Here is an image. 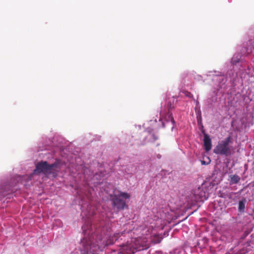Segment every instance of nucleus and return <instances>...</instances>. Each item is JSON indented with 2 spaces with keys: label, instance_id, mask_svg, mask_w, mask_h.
<instances>
[{
  "label": "nucleus",
  "instance_id": "obj_13",
  "mask_svg": "<svg viewBox=\"0 0 254 254\" xmlns=\"http://www.w3.org/2000/svg\"><path fill=\"white\" fill-rule=\"evenodd\" d=\"M169 117H171V121H172V122L174 124L175 123V121L174 120V119L173 118V117H172V114H170V115H169Z\"/></svg>",
  "mask_w": 254,
  "mask_h": 254
},
{
  "label": "nucleus",
  "instance_id": "obj_14",
  "mask_svg": "<svg viewBox=\"0 0 254 254\" xmlns=\"http://www.w3.org/2000/svg\"><path fill=\"white\" fill-rule=\"evenodd\" d=\"M119 235V234H117L116 235H114V237L115 238L116 240H117V238H118V235Z\"/></svg>",
  "mask_w": 254,
  "mask_h": 254
},
{
  "label": "nucleus",
  "instance_id": "obj_2",
  "mask_svg": "<svg viewBox=\"0 0 254 254\" xmlns=\"http://www.w3.org/2000/svg\"><path fill=\"white\" fill-rule=\"evenodd\" d=\"M58 164L54 163L51 165L49 164L47 161H41L36 165L35 169L34 171V174H39L43 173L45 175H50L55 174Z\"/></svg>",
  "mask_w": 254,
  "mask_h": 254
},
{
  "label": "nucleus",
  "instance_id": "obj_6",
  "mask_svg": "<svg viewBox=\"0 0 254 254\" xmlns=\"http://www.w3.org/2000/svg\"><path fill=\"white\" fill-rule=\"evenodd\" d=\"M204 147L206 152L210 151L212 147L211 140L207 134L204 135Z\"/></svg>",
  "mask_w": 254,
  "mask_h": 254
},
{
  "label": "nucleus",
  "instance_id": "obj_16",
  "mask_svg": "<svg viewBox=\"0 0 254 254\" xmlns=\"http://www.w3.org/2000/svg\"><path fill=\"white\" fill-rule=\"evenodd\" d=\"M82 229L83 231H85L86 230V228H85V226H83L82 227Z\"/></svg>",
  "mask_w": 254,
  "mask_h": 254
},
{
  "label": "nucleus",
  "instance_id": "obj_3",
  "mask_svg": "<svg viewBox=\"0 0 254 254\" xmlns=\"http://www.w3.org/2000/svg\"><path fill=\"white\" fill-rule=\"evenodd\" d=\"M141 241L140 238H132L130 243H127L126 249L129 250L128 254H134L138 251L146 248L144 241Z\"/></svg>",
  "mask_w": 254,
  "mask_h": 254
},
{
  "label": "nucleus",
  "instance_id": "obj_7",
  "mask_svg": "<svg viewBox=\"0 0 254 254\" xmlns=\"http://www.w3.org/2000/svg\"><path fill=\"white\" fill-rule=\"evenodd\" d=\"M230 185L238 184L240 181V177L237 175H231L229 176Z\"/></svg>",
  "mask_w": 254,
  "mask_h": 254
},
{
  "label": "nucleus",
  "instance_id": "obj_8",
  "mask_svg": "<svg viewBox=\"0 0 254 254\" xmlns=\"http://www.w3.org/2000/svg\"><path fill=\"white\" fill-rule=\"evenodd\" d=\"M245 201L246 200L244 199L242 200H240L239 202V211L240 212H243L244 211L245 208Z\"/></svg>",
  "mask_w": 254,
  "mask_h": 254
},
{
  "label": "nucleus",
  "instance_id": "obj_11",
  "mask_svg": "<svg viewBox=\"0 0 254 254\" xmlns=\"http://www.w3.org/2000/svg\"><path fill=\"white\" fill-rule=\"evenodd\" d=\"M185 95L188 97H190V98L192 97V95L191 94L190 92H189L188 91H185Z\"/></svg>",
  "mask_w": 254,
  "mask_h": 254
},
{
  "label": "nucleus",
  "instance_id": "obj_18",
  "mask_svg": "<svg viewBox=\"0 0 254 254\" xmlns=\"http://www.w3.org/2000/svg\"><path fill=\"white\" fill-rule=\"evenodd\" d=\"M98 245H101V243L100 242H98Z\"/></svg>",
  "mask_w": 254,
  "mask_h": 254
},
{
  "label": "nucleus",
  "instance_id": "obj_1",
  "mask_svg": "<svg viewBox=\"0 0 254 254\" xmlns=\"http://www.w3.org/2000/svg\"><path fill=\"white\" fill-rule=\"evenodd\" d=\"M231 137L229 136L224 140L219 141L214 148L213 152L216 154L225 156L231 155L234 150L233 147L229 144L231 142Z\"/></svg>",
  "mask_w": 254,
  "mask_h": 254
},
{
  "label": "nucleus",
  "instance_id": "obj_17",
  "mask_svg": "<svg viewBox=\"0 0 254 254\" xmlns=\"http://www.w3.org/2000/svg\"><path fill=\"white\" fill-rule=\"evenodd\" d=\"M161 242V239L160 240H158L157 242L156 243H159Z\"/></svg>",
  "mask_w": 254,
  "mask_h": 254
},
{
  "label": "nucleus",
  "instance_id": "obj_5",
  "mask_svg": "<svg viewBox=\"0 0 254 254\" xmlns=\"http://www.w3.org/2000/svg\"><path fill=\"white\" fill-rule=\"evenodd\" d=\"M208 197V194L202 188H198L193 191L192 200L195 202L204 201Z\"/></svg>",
  "mask_w": 254,
  "mask_h": 254
},
{
  "label": "nucleus",
  "instance_id": "obj_10",
  "mask_svg": "<svg viewBox=\"0 0 254 254\" xmlns=\"http://www.w3.org/2000/svg\"><path fill=\"white\" fill-rule=\"evenodd\" d=\"M114 243L113 240L112 241L111 240H107L105 243L102 245L103 247H106L110 245H112Z\"/></svg>",
  "mask_w": 254,
  "mask_h": 254
},
{
  "label": "nucleus",
  "instance_id": "obj_15",
  "mask_svg": "<svg viewBox=\"0 0 254 254\" xmlns=\"http://www.w3.org/2000/svg\"><path fill=\"white\" fill-rule=\"evenodd\" d=\"M161 155H160V154H158V155H157V157L158 159H160V158H161Z\"/></svg>",
  "mask_w": 254,
  "mask_h": 254
},
{
  "label": "nucleus",
  "instance_id": "obj_4",
  "mask_svg": "<svg viewBox=\"0 0 254 254\" xmlns=\"http://www.w3.org/2000/svg\"><path fill=\"white\" fill-rule=\"evenodd\" d=\"M121 197L127 199L130 197V195L127 192H121L118 195H115L113 197L112 201L113 205L118 209H123L127 206L125 201L121 199Z\"/></svg>",
  "mask_w": 254,
  "mask_h": 254
},
{
  "label": "nucleus",
  "instance_id": "obj_9",
  "mask_svg": "<svg viewBox=\"0 0 254 254\" xmlns=\"http://www.w3.org/2000/svg\"><path fill=\"white\" fill-rule=\"evenodd\" d=\"M167 108L168 110L169 114H170V111L174 108V106L173 105L171 104L170 102H169L167 104Z\"/></svg>",
  "mask_w": 254,
  "mask_h": 254
},
{
  "label": "nucleus",
  "instance_id": "obj_12",
  "mask_svg": "<svg viewBox=\"0 0 254 254\" xmlns=\"http://www.w3.org/2000/svg\"><path fill=\"white\" fill-rule=\"evenodd\" d=\"M201 163L202 165H207L208 163H206L204 161L201 160Z\"/></svg>",
  "mask_w": 254,
  "mask_h": 254
}]
</instances>
